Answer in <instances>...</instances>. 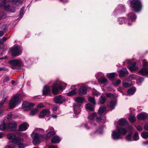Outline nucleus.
<instances>
[{
  "instance_id": "f257e3e1",
  "label": "nucleus",
  "mask_w": 148,
  "mask_h": 148,
  "mask_svg": "<svg viewBox=\"0 0 148 148\" xmlns=\"http://www.w3.org/2000/svg\"><path fill=\"white\" fill-rule=\"evenodd\" d=\"M10 0H0V7L3 8L6 11L14 12L16 10L15 5H18L22 2L23 0H13L12 3L13 6L6 5L8 2L10 1Z\"/></svg>"
},
{
  "instance_id": "f03ea898",
  "label": "nucleus",
  "mask_w": 148,
  "mask_h": 148,
  "mask_svg": "<svg viewBox=\"0 0 148 148\" xmlns=\"http://www.w3.org/2000/svg\"><path fill=\"white\" fill-rule=\"evenodd\" d=\"M88 119L89 122L84 125V126L87 129L95 128L96 127L95 125L94 122L96 121L99 122L101 120V116H97L95 113H93L89 114Z\"/></svg>"
},
{
  "instance_id": "7ed1b4c3",
  "label": "nucleus",
  "mask_w": 148,
  "mask_h": 148,
  "mask_svg": "<svg viewBox=\"0 0 148 148\" xmlns=\"http://www.w3.org/2000/svg\"><path fill=\"white\" fill-rule=\"evenodd\" d=\"M66 84L59 80H57L54 82L52 88V92L56 95L60 93L59 90H63L66 87Z\"/></svg>"
},
{
  "instance_id": "20e7f679",
  "label": "nucleus",
  "mask_w": 148,
  "mask_h": 148,
  "mask_svg": "<svg viewBox=\"0 0 148 148\" xmlns=\"http://www.w3.org/2000/svg\"><path fill=\"white\" fill-rule=\"evenodd\" d=\"M44 130L39 128H37L34 130L31 134V137L33 139V143L34 145H36L40 143V140L42 136L40 134L43 133Z\"/></svg>"
},
{
  "instance_id": "39448f33",
  "label": "nucleus",
  "mask_w": 148,
  "mask_h": 148,
  "mask_svg": "<svg viewBox=\"0 0 148 148\" xmlns=\"http://www.w3.org/2000/svg\"><path fill=\"white\" fill-rule=\"evenodd\" d=\"M127 130L122 128L117 127L116 129L113 130L111 134L112 138L114 140H118L121 138L122 136L125 135Z\"/></svg>"
},
{
  "instance_id": "423d86ee",
  "label": "nucleus",
  "mask_w": 148,
  "mask_h": 148,
  "mask_svg": "<svg viewBox=\"0 0 148 148\" xmlns=\"http://www.w3.org/2000/svg\"><path fill=\"white\" fill-rule=\"evenodd\" d=\"M7 138L12 143L18 145V148H24L25 147L23 143V140L18 138L15 134L12 133L8 134L7 135Z\"/></svg>"
},
{
  "instance_id": "0eeeda50",
  "label": "nucleus",
  "mask_w": 148,
  "mask_h": 148,
  "mask_svg": "<svg viewBox=\"0 0 148 148\" xmlns=\"http://www.w3.org/2000/svg\"><path fill=\"white\" fill-rule=\"evenodd\" d=\"M21 95L19 94H16L12 97L9 103L10 108H14L21 102Z\"/></svg>"
},
{
  "instance_id": "6e6552de",
  "label": "nucleus",
  "mask_w": 148,
  "mask_h": 148,
  "mask_svg": "<svg viewBox=\"0 0 148 148\" xmlns=\"http://www.w3.org/2000/svg\"><path fill=\"white\" fill-rule=\"evenodd\" d=\"M130 5L133 10L135 12H138L141 11L142 5L139 0H130Z\"/></svg>"
},
{
  "instance_id": "1a4fd4ad",
  "label": "nucleus",
  "mask_w": 148,
  "mask_h": 148,
  "mask_svg": "<svg viewBox=\"0 0 148 148\" xmlns=\"http://www.w3.org/2000/svg\"><path fill=\"white\" fill-rule=\"evenodd\" d=\"M128 20L126 21L125 23L129 26L133 25V23L136 19V16L134 13H130L127 15Z\"/></svg>"
},
{
  "instance_id": "9d476101",
  "label": "nucleus",
  "mask_w": 148,
  "mask_h": 148,
  "mask_svg": "<svg viewBox=\"0 0 148 148\" xmlns=\"http://www.w3.org/2000/svg\"><path fill=\"white\" fill-rule=\"evenodd\" d=\"M124 63L125 64L126 63L128 64L127 67L131 71H136L138 69V67L136 65V63L135 62H132L130 60H126Z\"/></svg>"
},
{
  "instance_id": "9b49d317",
  "label": "nucleus",
  "mask_w": 148,
  "mask_h": 148,
  "mask_svg": "<svg viewBox=\"0 0 148 148\" xmlns=\"http://www.w3.org/2000/svg\"><path fill=\"white\" fill-rule=\"evenodd\" d=\"M106 96L108 97H111L112 99L110 101L108 106L110 108L112 109H114L117 104L116 100L115 98H114L115 97L114 96V95L112 94L111 93L107 94Z\"/></svg>"
},
{
  "instance_id": "f8f14e48",
  "label": "nucleus",
  "mask_w": 148,
  "mask_h": 148,
  "mask_svg": "<svg viewBox=\"0 0 148 148\" xmlns=\"http://www.w3.org/2000/svg\"><path fill=\"white\" fill-rule=\"evenodd\" d=\"M12 55L13 56H18L22 53V50L21 47L16 46L11 49Z\"/></svg>"
},
{
  "instance_id": "ddd939ff",
  "label": "nucleus",
  "mask_w": 148,
  "mask_h": 148,
  "mask_svg": "<svg viewBox=\"0 0 148 148\" xmlns=\"http://www.w3.org/2000/svg\"><path fill=\"white\" fill-rule=\"evenodd\" d=\"M10 63L12 69H16L18 67L21 66L22 62L19 60H13L10 61Z\"/></svg>"
},
{
  "instance_id": "4468645a",
  "label": "nucleus",
  "mask_w": 148,
  "mask_h": 148,
  "mask_svg": "<svg viewBox=\"0 0 148 148\" xmlns=\"http://www.w3.org/2000/svg\"><path fill=\"white\" fill-rule=\"evenodd\" d=\"M53 101L56 103L61 104L66 101V99L64 97L60 95L55 97L53 99Z\"/></svg>"
},
{
  "instance_id": "2eb2a0df",
  "label": "nucleus",
  "mask_w": 148,
  "mask_h": 148,
  "mask_svg": "<svg viewBox=\"0 0 148 148\" xmlns=\"http://www.w3.org/2000/svg\"><path fill=\"white\" fill-rule=\"evenodd\" d=\"M125 7L122 5H119L114 11V15H116L125 11Z\"/></svg>"
},
{
  "instance_id": "dca6fc26",
  "label": "nucleus",
  "mask_w": 148,
  "mask_h": 148,
  "mask_svg": "<svg viewBox=\"0 0 148 148\" xmlns=\"http://www.w3.org/2000/svg\"><path fill=\"white\" fill-rule=\"evenodd\" d=\"M17 127L16 123L15 122H12L9 123L7 127V129L8 130L14 131Z\"/></svg>"
},
{
  "instance_id": "f3484780",
  "label": "nucleus",
  "mask_w": 148,
  "mask_h": 148,
  "mask_svg": "<svg viewBox=\"0 0 148 148\" xmlns=\"http://www.w3.org/2000/svg\"><path fill=\"white\" fill-rule=\"evenodd\" d=\"M50 115V112L47 109H44L40 113L39 117L40 118H44L45 116L48 117Z\"/></svg>"
},
{
  "instance_id": "a211bd4d",
  "label": "nucleus",
  "mask_w": 148,
  "mask_h": 148,
  "mask_svg": "<svg viewBox=\"0 0 148 148\" xmlns=\"http://www.w3.org/2000/svg\"><path fill=\"white\" fill-rule=\"evenodd\" d=\"M47 134L45 137V139H48L52 136L55 134V132L52 127H50L47 130Z\"/></svg>"
},
{
  "instance_id": "6ab92c4d",
  "label": "nucleus",
  "mask_w": 148,
  "mask_h": 148,
  "mask_svg": "<svg viewBox=\"0 0 148 148\" xmlns=\"http://www.w3.org/2000/svg\"><path fill=\"white\" fill-rule=\"evenodd\" d=\"M42 92L43 95H51V93L50 87L47 86H45L42 90Z\"/></svg>"
},
{
  "instance_id": "aec40b11",
  "label": "nucleus",
  "mask_w": 148,
  "mask_h": 148,
  "mask_svg": "<svg viewBox=\"0 0 148 148\" xmlns=\"http://www.w3.org/2000/svg\"><path fill=\"white\" fill-rule=\"evenodd\" d=\"M137 117L139 120H145L148 119V114L145 112L138 114Z\"/></svg>"
},
{
  "instance_id": "412c9836",
  "label": "nucleus",
  "mask_w": 148,
  "mask_h": 148,
  "mask_svg": "<svg viewBox=\"0 0 148 148\" xmlns=\"http://www.w3.org/2000/svg\"><path fill=\"white\" fill-rule=\"evenodd\" d=\"M139 73L140 75L143 76H145L148 75V67H143L142 69L139 71Z\"/></svg>"
},
{
  "instance_id": "4be33fe9",
  "label": "nucleus",
  "mask_w": 148,
  "mask_h": 148,
  "mask_svg": "<svg viewBox=\"0 0 148 148\" xmlns=\"http://www.w3.org/2000/svg\"><path fill=\"white\" fill-rule=\"evenodd\" d=\"M80 105L78 103L74 104L73 105V109L74 113L75 114H77L80 112Z\"/></svg>"
},
{
  "instance_id": "5701e85b",
  "label": "nucleus",
  "mask_w": 148,
  "mask_h": 148,
  "mask_svg": "<svg viewBox=\"0 0 148 148\" xmlns=\"http://www.w3.org/2000/svg\"><path fill=\"white\" fill-rule=\"evenodd\" d=\"M28 127V124L26 123H24L19 126L18 130L21 131H25L27 129Z\"/></svg>"
},
{
  "instance_id": "b1692460",
  "label": "nucleus",
  "mask_w": 148,
  "mask_h": 148,
  "mask_svg": "<svg viewBox=\"0 0 148 148\" xmlns=\"http://www.w3.org/2000/svg\"><path fill=\"white\" fill-rule=\"evenodd\" d=\"M127 122V121L125 119L121 118L117 121V123L119 125L123 126L126 124Z\"/></svg>"
},
{
  "instance_id": "393cba45",
  "label": "nucleus",
  "mask_w": 148,
  "mask_h": 148,
  "mask_svg": "<svg viewBox=\"0 0 148 148\" xmlns=\"http://www.w3.org/2000/svg\"><path fill=\"white\" fill-rule=\"evenodd\" d=\"M87 92L86 88L84 86H81L79 89V93L80 94H86Z\"/></svg>"
},
{
  "instance_id": "a878e982",
  "label": "nucleus",
  "mask_w": 148,
  "mask_h": 148,
  "mask_svg": "<svg viewBox=\"0 0 148 148\" xmlns=\"http://www.w3.org/2000/svg\"><path fill=\"white\" fill-rule=\"evenodd\" d=\"M60 141V138L58 136L53 137L51 139V142L53 144H56L59 143Z\"/></svg>"
},
{
  "instance_id": "bb28decb",
  "label": "nucleus",
  "mask_w": 148,
  "mask_h": 148,
  "mask_svg": "<svg viewBox=\"0 0 148 148\" xmlns=\"http://www.w3.org/2000/svg\"><path fill=\"white\" fill-rule=\"evenodd\" d=\"M119 76L121 77H123L126 75L128 74V72L127 69H124L123 70H121L119 71Z\"/></svg>"
},
{
  "instance_id": "cd10ccee",
  "label": "nucleus",
  "mask_w": 148,
  "mask_h": 148,
  "mask_svg": "<svg viewBox=\"0 0 148 148\" xmlns=\"http://www.w3.org/2000/svg\"><path fill=\"white\" fill-rule=\"evenodd\" d=\"M7 125H6L4 121H2L0 122V130H3L7 129Z\"/></svg>"
},
{
  "instance_id": "c85d7f7f",
  "label": "nucleus",
  "mask_w": 148,
  "mask_h": 148,
  "mask_svg": "<svg viewBox=\"0 0 148 148\" xmlns=\"http://www.w3.org/2000/svg\"><path fill=\"white\" fill-rule=\"evenodd\" d=\"M85 108L87 110L90 111H93L94 109L93 106L89 103L86 105Z\"/></svg>"
},
{
  "instance_id": "c756f323",
  "label": "nucleus",
  "mask_w": 148,
  "mask_h": 148,
  "mask_svg": "<svg viewBox=\"0 0 148 148\" xmlns=\"http://www.w3.org/2000/svg\"><path fill=\"white\" fill-rule=\"evenodd\" d=\"M116 75V73H113L107 74L106 76L110 79H112L114 78Z\"/></svg>"
},
{
  "instance_id": "7c9ffc66",
  "label": "nucleus",
  "mask_w": 148,
  "mask_h": 148,
  "mask_svg": "<svg viewBox=\"0 0 148 148\" xmlns=\"http://www.w3.org/2000/svg\"><path fill=\"white\" fill-rule=\"evenodd\" d=\"M135 91V88H131L127 90V94L129 95H132L134 94Z\"/></svg>"
},
{
  "instance_id": "2f4dec72",
  "label": "nucleus",
  "mask_w": 148,
  "mask_h": 148,
  "mask_svg": "<svg viewBox=\"0 0 148 148\" xmlns=\"http://www.w3.org/2000/svg\"><path fill=\"white\" fill-rule=\"evenodd\" d=\"M99 81L102 84H104L108 82V80L105 77H102L99 79Z\"/></svg>"
},
{
  "instance_id": "473e14b6",
  "label": "nucleus",
  "mask_w": 148,
  "mask_h": 148,
  "mask_svg": "<svg viewBox=\"0 0 148 148\" xmlns=\"http://www.w3.org/2000/svg\"><path fill=\"white\" fill-rule=\"evenodd\" d=\"M75 100L76 102L78 103H82L84 102V99L82 97H78L75 99Z\"/></svg>"
},
{
  "instance_id": "72a5a7b5",
  "label": "nucleus",
  "mask_w": 148,
  "mask_h": 148,
  "mask_svg": "<svg viewBox=\"0 0 148 148\" xmlns=\"http://www.w3.org/2000/svg\"><path fill=\"white\" fill-rule=\"evenodd\" d=\"M106 99V97L103 95H101L99 99V103L101 104H103L105 103Z\"/></svg>"
},
{
  "instance_id": "f704fd0d",
  "label": "nucleus",
  "mask_w": 148,
  "mask_h": 148,
  "mask_svg": "<svg viewBox=\"0 0 148 148\" xmlns=\"http://www.w3.org/2000/svg\"><path fill=\"white\" fill-rule=\"evenodd\" d=\"M121 82V81L117 79H115L112 82V83L115 86H117L120 84Z\"/></svg>"
},
{
  "instance_id": "c9c22d12",
  "label": "nucleus",
  "mask_w": 148,
  "mask_h": 148,
  "mask_svg": "<svg viewBox=\"0 0 148 148\" xmlns=\"http://www.w3.org/2000/svg\"><path fill=\"white\" fill-rule=\"evenodd\" d=\"M106 110V108L104 107H101L99 108L98 113L100 114L104 113Z\"/></svg>"
},
{
  "instance_id": "e433bc0d",
  "label": "nucleus",
  "mask_w": 148,
  "mask_h": 148,
  "mask_svg": "<svg viewBox=\"0 0 148 148\" xmlns=\"http://www.w3.org/2000/svg\"><path fill=\"white\" fill-rule=\"evenodd\" d=\"M88 100L89 102H91L94 105L96 104L95 99L94 97L89 96L88 97Z\"/></svg>"
},
{
  "instance_id": "4c0bfd02",
  "label": "nucleus",
  "mask_w": 148,
  "mask_h": 148,
  "mask_svg": "<svg viewBox=\"0 0 148 148\" xmlns=\"http://www.w3.org/2000/svg\"><path fill=\"white\" fill-rule=\"evenodd\" d=\"M76 89H74L71 90L66 93L67 95L68 96H72L76 94Z\"/></svg>"
},
{
  "instance_id": "58836bf2",
  "label": "nucleus",
  "mask_w": 148,
  "mask_h": 148,
  "mask_svg": "<svg viewBox=\"0 0 148 148\" xmlns=\"http://www.w3.org/2000/svg\"><path fill=\"white\" fill-rule=\"evenodd\" d=\"M126 18L125 17L120 18H119L118 20V22L120 24H122L124 23H125L126 22V21H125V20Z\"/></svg>"
},
{
  "instance_id": "ea45409f",
  "label": "nucleus",
  "mask_w": 148,
  "mask_h": 148,
  "mask_svg": "<svg viewBox=\"0 0 148 148\" xmlns=\"http://www.w3.org/2000/svg\"><path fill=\"white\" fill-rule=\"evenodd\" d=\"M132 84L131 82H123V87L127 88L131 86Z\"/></svg>"
},
{
  "instance_id": "a19ab883",
  "label": "nucleus",
  "mask_w": 148,
  "mask_h": 148,
  "mask_svg": "<svg viewBox=\"0 0 148 148\" xmlns=\"http://www.w3.org/2000/svg\"><path fill=\"white\" fill-rule=\"evenodd\" d=\"M129 120L130 122L134 123L136 121V119L134 115H130L129 117Z\"/></svg>"
},
{
  "instance_id": "79ce46f5",
  "label": "nucleus",
  "mask_w": 148,
  "mask_h": 148,
  "mask_svg": "<svg viewBox=\"0 0 148 148\" xmlns=\"http://www.w3.org/2000/svg\"><path fill=\"white\" fill-rule=\"evenodd\" d=\"M139 136L138 133L136 132L134 134L132 137L133 140L136 141L139 139Z\"/></svg>"
},
{
  "instance_id": "37998d69",
  "label": "nucleus",
  "mask_w": 148,
  "mask_h": 148,
  "mask_svg": "<svg viewBox=\"0 0 148 148\" xmlns=\"http://www.w3.org/2000/svg\"><path fill=\"white\" fill-rule=\"evenodd\" d=\"M12 116L11 113L9 114L6 117H5V120L7 121L8 122L11 120Z\"/></svg>"
},
{
  "instance_id": "c03bdc74",
  "label": "nucleus",
  "mask_w": 148,
  "mask_h": 148,
  "mask_svg": "<svg viewBox=\"0 0 148 148\" xmlns=\"http://www.w3.org/2000/svg\"><path fill=\"white\" fill-rule=\"evenodd\" d=\"M126 140L128 141L133 140L132 138V134L130 133L128 134L125 137Z\"/></svg>"
},
{
  "instance_id": "a18cd8bd",
  "label": "nucleus",
  "mask_w": 148,
  "mask_h": 148,
  "mask_svg": "<svg viewBox=\"0 0 148 148\" xmlns=\"http://www.w3.org/2000/svg\"><path fill=\"white\" fill-rule=\"evenodd\" d=\"M142 137L144 138H148V132H143L141 134Z\"/></svg>"
},
{
  "instance_id": "49530a36",
  "label": "nucleus",
  "mask_w": 148,
  "mask_h": 148,
  "mask_svg": "<svg viewBox=\"0 0 148 148\" xmlns=\"http://www.w3.org/2000/svg\"><path fill=\"white\" fill-rule=\"evenodd\" d=\"M144 78L142 77H140L137 81V84L138 85H140L141 83L143 81Z\"/></svg>"
},
{
  "instance_id": "de8ad7c7",
  "label": "nucleus",
  "mask_w": 148,
  "mask_h": 148,
  "mask_svg": "<svg viewBox=\"0 0 148 148\" xmlns=\"http://www.w3.org/2000/svg\"><path fill=\"white\" fill-rule=\"evenodd\" d=\"M24 9L25 8L24 7H23L21 9L19 14V16L20 17V18H21L24 14Z\"/></svg>"
},
{
  "instance_id": "09e8293b",
  "label": "nucleus",
  "mask_w": 148,
  "mask_h": 148,
  "mask_svg": "<svg viewBox=\"0 0 148 148\" xmlns=\"http://www.w3.org/2000/svg\"><path fill=\"white\" fill-rule=\"evenodd\" d=\"M143 67H148V62L145 60L144 59L143 60Z\"/></svg>"
},
{
  "instance_id": "8fccbe9b",
  "label": "nucleus",
  "mask_w": 148,
  "mask_h": 148,
  "mask_svg": "<svg viewBox=\"0 0 148 148\" xmlns=\"http://www.w3.org/2000/svg\"><path fill=\"white\" fill-rule=\"evenodd\" d=\"M34 106V104L31 103H29L27 107L28 110H30L31 108L33 107Z\"/></svg>"
},
{
  "instance_id": "3c124183",
  "label": "nucleus",
  "mask_w": 148,
  "mask_h": 148,
  "mask_svg": "<svg viewBox=\"0 0 148 148\" xmlns=\"http://www.w3.org/2000/svg\"><path fill=\"white\" fill-rule=\"evenodd\" d=\"M38 110L36 109L32 110L30 113V114L32 115H33L36 114L38 112Z\"/></svg>"
},
{
  "instance_id": "603ef678",
  "label": "nucleus",
  "mask_w": 148,
  "mask_h": 148,
  "mask_svg": "<svg viewBox=\"0 0 148 148\" xmlns=\"http://www.w3.org/2000/svg\"><path fill=\"white\" fill-rule=\"evenodd\" d=\"M92 94L94 95L97 97H98L101 95L100 92L96 90L93 91Z\"/></svg>"
},
{
  "instance_id": "864d4df0",
  "label": "nucleus",
  "mask_w": 148,
  "mask_h": 148,
  "mask_svg": "<svg viewBox=\"0 0 148 148\" xmlns=\"http://www.w3.org/2000/svg\"><path fill=\"white\" fill-rule=\"evenodd\" d=\"M103 131L102 128H100L99 129H97V131L95 132V133L97 134H100L103 133Z\"/></svg>"
},
{
  "instance_id": "5fc2aeb1",
  "label": "nucleus",
  "mask_w": 148,
  "mask_h": 148,
  "mask_svg": "<svg viewBox=\"0 0 148 148\" xmlns=\"http://www.w3.org/2000/svg\"><path fill=\"white\" fill-rule=\"evenodd\" d=\"M7 100V98H5L3 101L1 102H0V108L2 107L4 104L6 102Z\"/></svg>"
},
{
  "instance_id": "6e6d98bb",
  "label": "nucleus",
  "mask_w": 148,
  "mask_h": 148,
  "mask_svg": "<svg viewBox=\"0 0 148 148\" xmlns=\"http://www.w3.org/2000/svg\"><path fill=\"white\" fill-rule=\"evenodd\" d=\"M1 29L3 30V32L4 33L7 30L6 25L5 24L3 25L1 27Z\"/></svg>"
},
{
  "instance_id": "4d7b16f0",
  "label": "nucleus",
  "mask_w": 148,
  "mask_h": 148,
  "mask_svg": "<svg viewBox=\"0 0 148 148\" xmlns=\"http://www.w3.org/2000/svg\"><path fill=\"white\" fill-rule=\"evenodd\" d=\"M28 103L27 101L24 102L22 104V107L23 108H27Z\"/></svg>"
},
{
  "instance_id": "13d9d810",
  "label": "nucleus",
  "mask_w": 148,
  "mask_h": 148,
  "mask_svg": "<svg viewBox=\"0 0 148 148\" xmlns=\"http://www.w3.org/2000/svg\"><path fill=\"white\" fill-rule=\"evenodd\" d=\"M5 148H15L14 145V144L9 145H7L5 147Z\"/></svg>"
},
{
  "instance_id": "bf43d9fd",
  "label": "nucleus",
  "mask_w": 148,
  "mask_h": 148,
  "mask_svg": "<svg viewBox=\"0 0 148 148\" xmlns=\"http://www.w3.org/2000/svg\"><path fill=\"white\" fill-rule=\"evenodd\" d=\"M44 107V106L42 103H40L37 106L38 108H43Z\"/></svg>"
},
{
  "instance_id": "052dcab7",
  "label": "nucleus",
  "mask_w": 148,
  "mask_h": 148,
  "mask_svg": "<svg viewBox=\"0 0 148 148\" xmlns=\"http://www.w3.org/2000/svg\"><path fill=\"white\" fill-rule=\"evenodd\" d=\"M136 78V76L135 75H131L129 76V78L131 79H134Z\"/></svg>"
},
{
  "instance_id": "680f3d73",
  "label": "nucleus",
  "mask_w": 148,
  "mask_h": 148,
  "mask_svg": "<svg viewBox=\"0 0 148 148\" xmlns=\"http://www.w3.org/2000/svg\"><path fill=\"white\" fill-rule=\"evenodd\" d=\"M136 127L137 129L139 131H141L142 130V128L140 125H138L137 126H136Z\"/></svg>"
},
{
  "instance_id": "e2e57ef3",
  "label": "nucleus",
  "mask_w": 148,
  "mask_h": 148,
  "mask_svg": "<svg viewBox=\"0 0 148 148\" xmlns=\"http://www.w3.org/2000/svg\"><path fill=\"white\" fill-rule=\"evenodd\" d=\"M58 108V107L56 106H54L52 108V110L53 112H55L56 111Z\"/></svg>"
},
{
  "instance_id": "0e129e2a",
  "label": "nucleus",
  "mask_w": 148,
  "mask_h": 148,
  "mask_svg": "<svg viewBox=\"0 0 148 148\" xmlns=\"http://www.w3.org/2000/svg\"><path fill=\"white\" fill-rule=\"evenodd\" d=\"M4 111V110H0V117L1 116L3 115Z\"/></svg>"
},
{
  "instance_id": "69168bd1",
  "label": "nucleus",
  "mask_w": 148,
  "mask_h": 148,
  "mask_svg": "<svg viewBox=\"0 0 148 148\" xmlns=\"http://www.w3.org/2000/svg\"><path fill=\"white\" fill-rule=\"evenodd\" d=\"M9 80V77H6L5 78H4L3 82H8Z\"/></svg>"
},
{
  "instance_id": "338daca9",
  "label": "nucleus",
  "mask_w": 148,
  "mask_h": 148,
  "mask_svg": "<svg viewBox=\"0 0 148 148\" xmlns=\"http://www.w3.org/2000/svg\"><path fill=\"white\" fill-rule=\"evenodd\" d=\"M144 128L146 130H148V123L144 125Z\"/></svg>"
},
{
  "instance_id": "774afa93",
  "label": "nucleus",
  "mask_w": 148,
  "mask_h": 148,
  "mask_svg": "<svg viewBox=\"0 0 148 148\" xmlns=\"http://www.w3.org/2000/svg\"><path fill=\"white\" fill-rule=\"evenodd\" d=\"M49 148H58V147L56 146L55 145L49 146Z\"/></svg>"
}]
</instances>
